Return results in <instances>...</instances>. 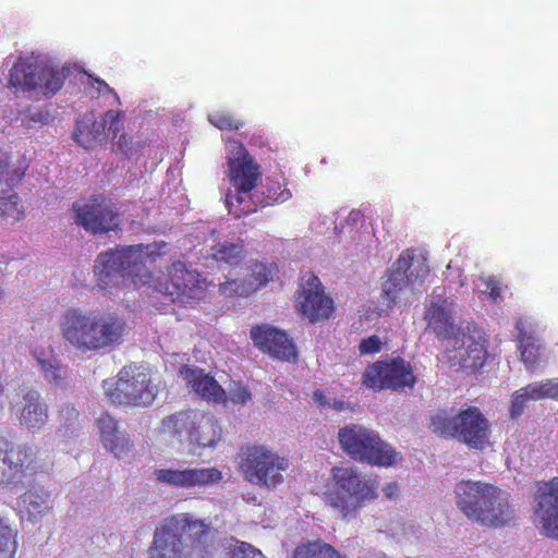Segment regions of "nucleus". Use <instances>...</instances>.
Wrapping results in <instances>:
<instances>
[{
    "mask_svg": "<svg viewBox=\"0 0 558 558\" xmlns=\"http://www.w3.org/2000/svg\"><path fill=\"white\" fill-rule=\"evenodd\" d=\"M418 270L415 278L424 279L429 274V267L425 259H422L418 264Z\"/></svg>",
    "mask_w": 558,
    "mask_h": 558,
    "instance_id": "51",
    "label": "nucleus"
},
{
    "mask_svg": "<svg viewBox=\"0 0 558 558\" xmlns=\"http://www.w3.org/2000/svg\"><path fill=\"white\" fill-rule=\"evenodd\" d=\"M100 440L104 446L118 459L128 456L131 450L130 438L118 428V422L109 413H102L97 418Z\"/></svg>",
    "mask_w": 558,
    "mask_h": 558,
    "instance_id": "25",
    "label": "nucleus"
},
{
    "mask_svg": "<svg viewBox=\"0 0 558 558\" xmlns=\"http://www.w3.org/2000/svg\"><path fill=\"white\" fill-rule=\"evenodd\" d=\"M16 411L20 425L32 433L40 432L48 422V405L39 391L33 388L22 391Z\"/></svg>",
    "mask_w": 558,
    "mask_h": 558,
    "instance_id": "22",
    "label": "nucleus"
},
{
    "mask_svg": "<svg viewBox=\"0 0 558 558\" xmlns=\"http://www.w3.org/2000/svg\"><path fill=\"white\" fill-rule=\"evenodd\" d=\"M428 427L438 437L456 440L469 449L482 451L492 445V424L475 405L438 409L429 416Z\"/></svg>",
    "mask_w": 558,
    "mask_h": 558,
    "instance_id": "5",
    "label": "nucleus"
},
{
    "mask_svg": "<svg viewBox=\"0 0 558 558\" xmlns=\"http://www.w3.org/2000/svg\"><path fill=\"white\" fill-rule=\"evenodd\" d=\"M196 410H181L162 418L160 432L179 442H189L198 418Z\"/></svg>",
    "mask_w": 558,
    "mask_h": 558,
    "instance_id": "26",
    "label": "nucleus"
},
{
    "mask_svg": "<svg viewBox=\"0 0 558 558\" xmlns=\"http://www.w3.org/2000/svg\"><path fill=\"white\" fill-rule=\"evenodd\" d=\"M250 335L255 347L272 357L287 362L296 360V348L284 331L262 325L252 327Z\"/></svg>",
    "mask_w": 558,
    "mask_h": 558,
    "instance_id": "20",
    "label": "nucleus"
},
{
    "mask_svg": "<svg viewBox=\"0 0 558 558\" xmlns=\"http://www.w3.org/2000/svg\"><path fill=\"white\" fill-rule=\"evenodd\" d=\"M108 399L118 405L148 407L158 393L150 371L144 365L131 363L123 366L116 380H104Z\"/></svg>",
    "mask_w": 558,
    "mask_h": 558,
    "instance_id": "9",
    "label": "nucleus"
},
{
    "mask_svg": "<svg viewBox=\"0 0 558 558\" xmlns=\"http://www.w3.org/2000/svg\"><path fill=\"white\" fill-rule=\"evenodd\" d=\"M521 390L530 401H536L546 398L558 399V380L546 379L539 383H532L521 388Z\"/></svg>",
    "mask_w": 558,
    "mask_h": 558,
    "instance_id": "33",
    "label": "nucleus"
},
{
    "mask_svg": "<svg viewBox=\"0 0 558 558\" xmlns=\"http://www.w3.org/2000/svg\"><path fill=\"white\" fill-rule=\"evenodd\" d=\"M340 448L353 461L376 466H391L398 453L373 429L361 424H349L338 432Z\"/></svg>",
    "mask_w": 558,
    "mask_h": 558,
    "instance_id": "8",
    "label": "nucleus"
},
{
    "mask_svg": "<svg viewBox=\"0 0 558 558\" xmlns=\"http://www.w3.org/2000/svg\"><path fill=\"white\" fill-rule=\"evenodd\" d=\"M327 408L336 410V411H344V410L350 409V403L342 401V400L332 399V400H329V404Z\"/></svg>",
    "mask_w": 558,
    "mask_h": 558,
    "instance_id": "49",
    "label": "nucleus"
},
{
    "mask_svg": "<svg viewBox=\"0 0 558 558\" xmlns=\"http://www.w3.org/2000/svg\"><path fill=\"white\" fill-rule=\"evenodd\" d=\"M238 469L251 484L276 488L283 482L289 460L263 445H246L238 453Z\"/></svg>",
    "mask_w": 558,
    "mask_h": 558,
    "instance_id": "11",
    "label": "nucleus"
},
{
    "mask_svg": "<svg viewBox=\"0 0 558 558\" xmlns=\"http://www.w3.org/2000/svg\"><path fill=\"white\" fill-rule=\"evenodd\" d=\"M161 287L173 302L192 304L205 298L207 283L197 270L174 262L167 268V278Z\"/></svg>",
    "mask_w": 558,
    "mask_h": 558,
    "instance_id": "16",
    "label": "nucleus"
},
{
    "mask_svg": "<svg viewBox=\"0 0 558 558\" xmlns=\"http://www.w3.org/2000/svg\"><path fill=\"white\" fill-rule=\"evenodd\" d=\"M68 74L65 68L59 69L29 58H19L10 70L7 86L14 93L34 92L37 96L50 98L62 88Z\"/></svg>",
    "mask_w": 558,
    "mask_h": 558,
    "instance_id": "10",
    "label": "nucleus"
},
{
    "mask_svg": "<svg viewBox=\"0 0 558 558\" xmlns=\"http://www.w3.org/2000/svg\"><path fill=\"white\" fill-rule=\"evenodd\" d=\"M209 122L220 130H239L243 126V123L234 119L230 113L216 111L210 113L208 117Z\"/></svg>",
    "mask_w": 558,
    "mask_h": 558,
    "instance_id": "40",
    "label": "nucleus"
},
{
    "mask_svg": "<svg viewBox=\"0 0 558 558\" xmlns=\"http://www.w3.org/2000/svg\"><path fill=\"white\" fill-rule=\"evenodd\" d=\"M451 340L452 350L448 355L449 365L461 369L466 375L480 372L488 357V341L484 332L475 326H466V328L458 330Z\"/></svg>",
    "mask_w": 558,
    "mask_h": 558,
    "instance_id": "13",
    "label": "nucleus"
},
{
    "mask_svg": "<svg viewBox=\"0 0 558 558\" xmlns=\"http://www.w3.org/2000/svg\"><path fill=\"white\" fill-rule=\"evenodd\" d=\"M19 196L13 193L8 197H0V216L5 219L17 221L23 217V211L19 206Z\"/></svg>",
    "mask_w": 558,
    "mask_h": 558,
    "instance_id": "38",
    "label": "nucleus"
},
{
    "mask_svg": "<svg viewBox=\"0 0 558 558\" xmlns=\"http://www.w3.org/2000/svg\"><path fill=\"white\" fill-rule=\"evenodd\" d=\"M219 291L227 296H247L253 293L245 279L227 280L219 284Z\"/></svg>",
    "mask_w": 558,
    "mask_h": 558,
    "instance_id": "37",
    "label": "nucleus"
},
{
    "mask_svg": "<svg viewBox=\"0 0 558 558\" xmlns=\"http://www.w3.org/2000/svg\"><path fill=\"white\" fill-rule=\"evenodd\" d=\"M287 180L282 175L280 178L268 177L262 187V197L256 202L257 209L289 201L292 197V193L287 187Z\"/></svg>",
    "mask_w": 558,
    "mask_h": 558,
    "instance_id": "29",
    "label": "nucleus"
},
{
    "mask_svg": "<svg viewBox=\"0 0 558 558\" xmlns=\"http://www.w3.org/2000/svg\"><path fill=\"white\" fill-rule=\"evenodd\" d=\"M121 130L120 111L108 110L100 120L86 113L76 121L73 138L85 149H93L108 137L117 138Z\"/></svg>",
    "mask_w": 558,
    "mask_h": 558,
    "instance_id": "19",
    "label": "nucleus"
},
{
    "mask_svg": "<svg viewBox=\"0 0 558 558\" xmlns=\"http://www.w3.org/2000/svg\"><path fill=\"white\" fill-rule=\"evenodd\" d=\"M148 246L130 245L109 248L97 255L94 264V274L97 286L108 289L118 283V278H130L133 283H145L150 278L146 263L153 262V253L147 252Z\"/></svg>",
    "mask_w": 558,
    "mask_h": 558,
    "instance_id": "7",
    "label": "nucleus"
},
{
    "mask_svg": "<svg viewBox=\"0 0 558 558\" xmlns=\"http://www.w3.org/2000/svg\"><path fill=\"white\" fill-rule=\"evenodd\" d=\"M8 160L7 154L0 150V181H4L9 186H14L25 175L27 166L11 168Z\"/></svg>",
    "mask_w": 558,
    "mask_h": 558,
    "instance_id": "36",
    "label": "nucleus"
},
{
    "mask_svg": "<svg viewBox=\"0 0 558 558\" xmlns=\"http://www.w3.org/2000/svg\"><path fill=\"white\" fill-rule=\"evenodd\" d=\"M313 400L319 408H327L329 404V400L326 398L323 390H315L313 392Z\"/></svg>",
    "mask_w": 558,
    "mask_h": 558,
    "instance_id": "48",
    "label": "nucleus"
},
{
    "mask_svg": "<svg viewBox=\"0 0 558 558\" xmlns=\"http://www.w3.org/2000/svg\"><path fill=\"white\" fill-rule=\"evenodd\" d=\"M384 492H385L386 496L389 499L396 498L397 495H398V485H397V483L391 482V483L387 484L385 486V488H384Z\"/></svg>",
    "mask_w": 558,
    "mask_h": 558,
    "instance_id": "50",
    "label": "nucleus"
},
{
    "mask_svg": "<svg viewBox=\"0 0 558 558\" xmlns=\"http://www.w3.org/2000/svg\"><path fill=\"white\" fill-rule=\"evenodd\" d=\"M209 525L189 513L166 518L156 527L148 558H208Z\"/></svg>",
    "mask_w": 558,
    "mask_h": 558,
    "instance_id": "2",
    "label": "nucleus"
},
{
    "mask_svg": "<svg viewBox=\"0 0 558 558\" xmlns=\"http://www.w3.org/2000/svg\"><path fill=\"white\" fill-rule=\"evenodd\" d=\"M519 349L521 351V360L527 368L535 367L541 361L542 345L533 335L520 332Z\"/></svg>",
    "mask_w": 558,
    "mask_h": 558,
    "instance_id": "31",
    "label": "nucleus"
},
{
    "mask_svg": "<svg viewBox=\"0 0 558 558\" xmlns=\"http://www.w3.org/2000/svg\"><path fill=\"white\" fill-rule=\"evenodd\" d=\"M35 469L32 447L0 435V487L22 483L27 474L35 472Z\"/></svg>",
    "mask_w": 558,
    "mask_h": 558,
    "instance_id": "15",
    "label": "nucleus"
},
{
    "mask_svg": "<svg viewBox=\"0 0 558 558\" xmlns=\"http://www.w3.org/2000/svg\"><path fill=\"white\" fill-rule=\"evenodd\" d=\"M408 280L409 278L403 277L402 272L389 271L383 284V298L388 306L396 302L399 293L407 287Z\"/></svg>",
    "mask_w": 558,
    "mask_h": 558,
    "instance_id": "35",
    "label": "nucleus"
},
{
    "mask_svg": "<svg viewBox=\"0 0 558 558\" xmlns=\"http://www.w3.org/2000/svg\"><path fill=\"white\" fill-rule=\"evenodd\" d=\"M457 506L471 521L487 527H501L515 519L509 494L486 483L461 481L454 488Z\"/></svg>",
    "mask_w": 558,
    "mask_h": 558,
    "instance_id": "3",
    "label": "nucleus"
},
{
    "mask_svg": "<svg viewBox=\"0 0 558 558\" xmlns=\"http://www.w3.org/2000/svg\"><path fill=\"white\" fill-rule=\"evenodd\" d=\"M58 325L64 342L82 353L98 352L119 344L126 328L125 320L116 314H100L78 307L65 310Z\"/></svg>",
    "mask_w": 558,
    "mask_h": 558,
    "instance_id": "1",
    "label": "nucleus"
},
{
    "mask_svg": "<svg viewBox=\"0 0 558 558\" xmlns=\"http://www.w3.org/2000/svg\"><path fill=\"white\" fill-rule=\"evenodd\" d=\"M533 522L542 536L558 541V477L536 483Z\"/></svg>",
    "mask_w": 558,
    "mask_h": 558,
    "instance_id": "17",
    "label": "nucleus"
},
{
    "mask_svg": "<svg viewBox=\"0 0 558 558\" xmlns=\"http://www.w3.org/2000/svg\"><path fill=\"white\" fill-rule=\"evenodd\" d=\"M156 480L177 488H192L217 484L222 480V473L218 468L202 469H159L155 471Z\"/></svg>",
    "mask_w": 558,
    "mask_h": 558,
    "instance_id": "21",
    "label": "nucleus"
},
{
    "mask_svg": "<svg viewBox=\"0 0 558 558\" xmlns=\"http://www.w3.org/2000/svg\"><path fill=\"white\" fill-rule=\"evenodd\" d=\"M527 401L530 400L521 389L513 392L509 409L511 418H517L524 412Z\"/></svg>",
    "mask_w": 558,
    "mask_h": 558,
    "instance_id": "41",
    "label": "nucleus"
},
{
    "mask_svg": "<svg viewBox=\"0 0 558 558\" xmlns=\"http://www.w3.org/2000/svg\"><path fill=\"white\" fill-rule=\"evenodd\" d=\"M323 500L341 521L355 520L367 502L378 498V483L354 466H333Z\"/></svg>",
    "mask_w": 558,
    "mask_h": 558,
    "instance_id": "4",
    "label": "nucleus"
},
{
    "mask_svg": "<svg viewBox=\"0 0 558 558\" xmlns=\"http://www.w3.org/2000/svg\"><path fill=\"white\" fill-rule=\"evenodd\" d=\"M413 250H405L403 251L396 263L393 264V267L390 271L393 272H402L403 277L409 278L407 271L411 268L413 263Z\"/></svg>",
    "mask_w": 558,
    "mask_h": 558,
    "instance_id": "42",
    "label": "nucleus"
},
{
    "mask_svg": "<svg viewBox=\"0 0 558 558\" xmlns=\"http://www.w3.org/2000/svg\"><path fill=\"white\" fill-rule=\"evenodd\" d=\"M226 163V175L234 189V193L226 195L229 213L236 219L256 213L257 205L252 191L262 179L260 166L239 141L229 142Z\"/></svg>",
    "mask_w": 558,
    "mask_h": 558,
    "instance_id": "6",
    "label": "nucleus"
},
{
    "mask_svg": "<svg viewBox=\"0 0 558 558\" xmlns=\"http://www.w3.org/2000/svg\"><path fill=\"white\" fill-rule=\"evenodd\" d=\"M251 391L248 390L247 387L243 386V385H240V384H235L231 389H230V401L232 403H236V404H245L246 402H248L251 400Z\"/></svg>",
    "mask_w": 558,
    "mask_h": 558,
    "instance_id": "44",
    "label": "nucleus"
},
{
    "mask_svg": "<svg viewBox=\"0 0 558 558\" xmlns=\"http://www.w3.org/2000/svg\"><path fill=\"white\" fill-rule=\"evenodd\" d=\"M245 250L242 243L229 241L219 242L211 247V257L218 263H225L232 267L239 266L244 258Z\"/></svg>",
    "mask_w": 558,
    "mask_h": 558,
    "instance_id": "30",
    "label": "nucleus"
},
{
    "mask_svg": "<svg viewBox=\"0 0 558 558\" xmlns=\"http://www.w3.org/2000/svg\"><path fill=\"white\" fill-rule=\"evenodd\" d=\"M363 218V214L360 211V210H351L347 220L348 222H351V223H357L360 220H362Z\"/></svg>",
    "mask_w": 558,
    "mask_h": 558,
    "instance_id": "52",
    "label": "nucleus"
},
{
    "mask_svg": "<svg viewBox=\"0 0 558 558\" xmlns=\"http://www.w3.org/2000/svg\"><path fill=\"white\" fill-rule=\"evenodd\" d=\"M181 374L184 376L187 385L203 400L214 403H226L227 393L225 389L213 376L205 374L203 369L184 366L181 369Z\"/></svg>",
    "mask_w": 558,
    "mask_h": 558,
    "instance_id": "23",
    "label": "nucleus"
},
{
    "mask_svg": "<svg viewBox=\"0 0 558 558\" xmlns=\"http://www.w3.org/2000/svg\"><path fill=\"white\" fill-rule=\"evenodd\" d=\"M427 326L433 329L438 338L452 339L458 330L451 316V303L447 299H439L432 302L425 313Z\"/></svg>",
    "mask_w": 558,
    "mask_h": 558,
    "instance_id": "24",
    "label": "nucleus"
},
{
    "mask_svg": "<svg viewBox=\"0 0 558 558\" xmlns=\"http://www.w3.org/2000/svg\"><path fill=\"white\" fill-rule=\"evenodd\" d=\"M78 411L70 404L61 407L59 411L60 422L65 427H69L72 424H74L78 420Z\"/></svg>",
    "mask_w": 558,
    "mask_h": 558,
    "instance_id": "46",
    "label": "nucleus"
},
{
    "mask_svg": "<svg viewBox=\"0 0 558 558\" xmlns=\"http://www.w3.org/2000/svg\"><path fill=\"white\" fill-rule=\"evenodd\" d=\"M295 302L298 312L312 324L329 319L335 310L332 299L326 295L319 278L311 271L301 278Z\"/></svg>",
    "mask_w": 558,
    "mask_h": 558,
    "instance_id": "18",
    "label": "nucleus"
},
{
    "mask_svg": "<svg viewBox=\"0 0 558 558\" xmlns=\"http://www.w3.org/2000/svg\"><path fill=\"white\" fill-rule=\"evenodd\" d=\"M483 283L488 291L489 298L492 302L496 303L499 298H501V282L495 276H489L483 279Z\"/></svg>",
    "mask_w": 558,
    "mask_h": 558,
    "instance_id": "45",
    "label": "nucleus"
},
{
    "mask_svg": "<svg viewBox=\"0 0 558 558\" xmlns=\"http://www.w3.org/2000/svg\"><path fill=\"white\" fill-rule=\"evenodd\" d=\"M19 507L29 521H37L51 508L49 494L43 488L28 489L20 497Z\"/></svg>",
    "mask_w": 558,
    "mask_h": 558,
    "instance_id": "28",
    "label": "nucleus"
},
{
    "mask_svg": "<svg viewBox=\"0 0 558 558\" xmlns=\"http://www.w3.org/2000/svg\"><path fill=\"white\" fill-rule=\"evenodd\" d=\"M89 77L94 81L95 84H97V90L100 93V92H107L108 94H111L114 96V99L119 102L120 99H119V96L118 94L114 92L113 88H111L104 80L99 78V77H93L92 75H89Z\"/></svg>",
    "mask_w": 558,
    "mask_h": 558,
    "instance_id": "47",
    "label": "nucleus"
},
{
    "mask_svg": "<svg viewBox=\"0 0 558 558\" xmlns=\"http://www.w3.org/2000/svg\"><path fill=\"white\" fill-rule=\"evenodd\" d=\"M38 363L47 381L54 386H59L62 383V379L65 376V372L60 367L59 364L44 359H38Z\"/></svg>",
    "mask_w": 558,
    "mask_h": 558,
    "instance_id": "39",
    "label": "nucleus"
},
{
    "mask_svg": "<svg viewBox=\"0 0 558 558\" xmlns=\"http://www.w3.org/2000/svg\"><path fill=\"white\" fill-rule=\"evenodd\" d=\"M221 437L222 429L215 416L199 412L189 444L199 448H213L220 441Z\"/></svg>",
    "mask_w": 558,
    "mask_h": 558,
    "instance_id": "27",
    "label": "nucleus"
},
{
    "mask_svg": "<svg viewBox=\"0 0 558 558\" xmlns=\"http://www.w3.org/2000/svg\"><path fill=\"white\" fill-rule=\"evenodd\" d=\"M17 533L8 520L0 517V558H15L17 551Z\"/></svg>",
    "mask_w": 558,
    "mask_h": 558,
    "instance_id": "34",
    "label": "nucleus"
},
{
    "mask_svg": "<svg viewBox=\"0 0 558 558\" xmlns=\"http://www.w3.org/2000/svg\"><path fill=\"white\" fill-rule=\"evenodd\" d=\"M415 381L411 364L400 356L376 361L362 375V384L375 391H402L413 388Z\"/></svg>",
    "mask_w": 558,
    "mask_h": 558,
    "instance_id": "14",
    "label": "nucleus"
},
{
    "mask_svg": "<svg viewBox=\"0 0 558 558\" xmlns=\"http://www.w3.org/2000/svg\"><path fill=\"white\" fill-rule=\"evenodd\" d=\"M381 350V341L378 336L373 335L368 338L362 339L359 344L360 354H374Z\"/></svg>",
    "mask_w": 558,
    "mask_h": 558,
    "instance_id": "43",
    "label": "nucleus"
},
{
    "mask_svg": "<svg viewBox=\"0 0 558 558\" xmlns=\"http://www.w3.org/2000/svg\"><path fill=\"white\" fill-rule=\"evenodd\" d=\"M278 271L276 264H264L262 262H255L251 265V272L245 278L248 282L252 291L255 292L260 288L265 287Z\"/></svg>",
    "mask_w": 558,
    "mask_h": 558,
    "instance_id": "32",
    "label": "nucleus"
},
{
    "mask_svg": "<svg viewBox=\"0 0 558 558\" xmlns=\"http://www.w3.org/2000/svg\"><path fill=\"white\" fill-rule=\"evenodd\" d=\"M72 210L75 223L93 235L121 229V214L117 204L101 194L75 202Z\"/></svg>",
    "mask_w": 558,
    "mask_h": 558,
    "instance_id": "12",
    "label": "nucleus"
}]
</instances>
